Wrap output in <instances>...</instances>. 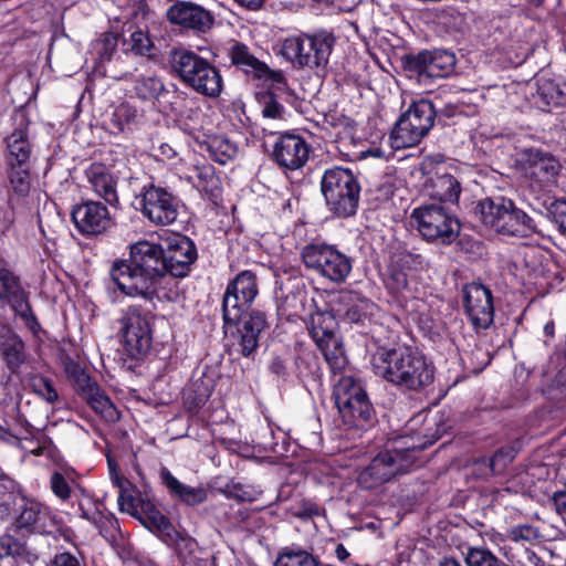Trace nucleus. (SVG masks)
Returning <instances> with one entry per match:
<instances>
[{
  "label": "nucleus",
  "instance_id": "obj_1",
  "mask_svg": "<svg viewBox=\"0 0 566 566\" xmlns=\"http://www.w3.org/2000/svg\"><path fill=\"white\" fill-rule=\"evenodd\" d=\"M111 276L117 289L128 296L149 301L170 297L167 285L172 280L167 276L164 247L160 244L146 240L132 244L129 263H114Z\"/></svg>",
  "mask_w": 566,
  "mask_h": 566
},
{
  "label": "nucleus",
  "instance_id": "obj_2",
  "mask_svg": "<svg viewBox=\"0 0 566 566\" xmlns=\"http://www.w3.org/2000/svg\"><path fill=\"white\" fill-rule=\"evenodd\" d=\"M434 439L421 434H403L392 441V446L379 452L358 474V484L373 490L389 482L397 474L406 473L416 464L421 450L432 444Z\"/></svg>",
  "mask_w": 566,
  "mask_h": 566
},
{
  "label": "nucleus",
  "instance_id": "obj_3",
  "mask_svg": "<svg viewBox=\"0 0 566 566\" xmlns=\"http://www.w3.org/2000/svg\"><path fill=\"white\" fill-rule=\"evenodd\" d=\"M371 366L377 376L407 390H421L434 379V366L410 348H379Z\"/></svg>",
  "mask_w": 566,
  "mask_h": 566
},
{
  "label": "nucleus",
  "instance_id": "obj_4",
  "mask_svg": "<svg viewBox=\"0 0 566 566\" xmlns=\"http://www.w3.org/2000/svg\"><path fill=\"white\" fill-rule=\"evenodd\" d=\"M170 64L182 83L198 94L218 97L223 81L220 71L208 60L187 49H175L170 53Z\"/></svg>",
  "mask_w": 566,
  "mask_h": 566
},
{
  "label": "nucleus",
  "instance_id": "obj_5",
  "mask_svg": "<svg viewBox=\"0 0 566 566\" xmlns=\"http://www.w3.org/2000/svg\"><path fill=\"white\" fill-rule=\"evenodd\" d=\"M481 221L503 235L525 238L535 232V223L511 199L485 198L479 203Z\"/></svg>",
  "mask_w": 566,
  "mask_h": 566
},
{
  "label": "nucleus",
  "instance_id": "obj_6",
  "mask_svg": "<svg viewBox=\"0 0 566 566\" xmlns=\"http://www.w3.org/2000/svg\"><path fill=\"white\" fill-rule=\"evenodd\" d=\"M322 193L329 210L337 217L355 214L360 186L352 170L343 167L327 169L321 180Z\"/></svg>",
  "mask_w": 566,
  "mask_h": 566
},
{
  "label": "nucleus",
  "instance_id": "obj_7",
  "mask_svg": "<svg viewBox=\"0 0 566 566\" xmlns=\"http://www.w3.org/2000/svg\"><path fill=\"white\" fill-rule=\"evenodd\" d=\"M433 105L428 101L413 103L401 115L389 136L394 149L413 147L428 134L434 120Z\"/></svg>",
  "mask_w": 566,
  "mask_h": 566
},
{
  "label": "nucleus",
  "instance_id": "obj_8",
  "mask_svg": "<svg viewBox=\"0 0 566 566\" xmlns=\"http://www.w3.org/2000/svg\"><path fill=\"white\" fill-rule=\"evenodd\" d=\"M411 226L427 241L450 244L460 232L458 219L436 205L421 206L411 213Z\"/></svg>",
  "mask_w": 566,
  "mask_h": 566
},
{
  "label": "nucleus",
  "instance_id": "obj_9",
  "mask_svg": "<svg viewBox=\"0 0 566 566\" xmlns=\"http://www.w3.org/2000/svg\"><path fill=\"white\" fill-rule=\"evenodd\" d=\"M302 260L306 268L333 283H343L352 272V260L333 245L311 243L303 248Z\"/></svg>",
  "mask_w": 566,
  "mask_h": 566
},
{
  "label": "nucleus",
  "instance_id": "obj_10",
  "mask_svg": "<svg viewBox=\"0 0 566 566\" xmlns=\"http://www.w3.org/2000/svg\"><path fill=\"white\" fill-rule=\"evenodd\" d=\"M259 293L256 276L251 271L240 272L231 281L223 295V319L226 324H237Z\"/></svg>",
  "mask_w": 566,
  "mask_h": 566
},
{
  "label": "nucleus",
  "instance_id": "obj_11",
  "mask_svg": "<svg viewBox=\"0 0 566 566\" xmlns=\"http://www.w3.org/2000/svg\"><path fill=\"white\" fill-rule=\"evenodd\" d=\"M120 331L124 347L133 358L145 355L151 344L149 313L139 307H128L120 317Z\"/></svg>",
  "mask_w": 566,
  "mask_h": 566
},
{
  "label": "nucleus",
  "instance_id": "obj_12",
  "mask_svg": "<svg viewBox=\"0 0 566 566\" xmlns=\"http://www.w3.org/2000/svg\"><path fill=\"white\" fill-rule=\"evenodd\" d=\"M138 203L143 216L156 226H167L177 219L178 200L161 187L145 188Z\"/></svg>",
  "mask_w": 566,
  "mask_h": 566
},
{
  "label": "nucleus",
  "instance_id": "obj_13",
  "mask_svg": "<svg viewBox=\"0 0 566 566\" xmlns=\"http://www.w3.org/2000/svg\"><path fill=\"white\" fill-rule=\"evenodd\" d=\"M164 261L167 275L174 277L186 276L192 263L197 260V250L193 242L179 233H171L164 239Z\"/></svg>",
  "mask_w": 566,
  "mask_h": 566
},
{
  "label": "nucleus",
  "instance_id": "obj_14",
  "mask_svg": "<svg viewBox=\"0 0 566 566\" xmlns=\"http://www.w3.org/2000/svg\"><path fill=\"white\" fill-rule=\"evenodd\" d=\"M465 313L474 328H488L494 318L491 291L480 284L470 283L463 290Z\"/></svg>",
  "mask_w": 566,
  "mask_h": 566
},
{
  "label": "nucleus",
  "instance_id": "obj_15",
  "mask_svg": "<svg viewBox=\"0 0 566 566\" xmlns=\"http://www.w3.org/2000/svg\"><path fill=\"white\" fill-rule=\"evenodd\" d=\"M168 21L187 31L205 33L214 23L212 13L192 1H177L167 10Z\"/></svg>",
  "mask_w": 566,
  "mask_h": 566
},
{
  "label": "nucleus",
  "instance_id": "obj_16",
  "mask_svg": "<svg viewBox=\"0 0 566 566\" xmlns=\"http://www.w3.org/2000/svg\"><path fill=\"white\" fill-rule=\"evenodd\" d=\"M521 169L525 177L533 180L539 188L555 182L560 170L559 163L549 154L538 149H526L521 154Z\"/></svg>",
  "mask_w": 566,
  "mask_h": 566
},
{
  "label": "nucleus",
  "instance_id": "obj_17",
  "mask_svg": "<svg viewBox=\"0 0 566 566\" xmlns=\"http://www.w3.org/2000/svg\"><path fill=\"white\" fill-rule=\"evenodd\" d=\"M72 219L76 229L86 235L99 234L112 223L107 207L97 201H85L75 206Z\"/></svg>",
  "mask_w": 566,
  "mask_h": 566
},
{
  "label": "nucleus",
  "instance_id": "obj_18",
  "mask_svg": "<svg viewBox=\"0 0 566 566\" xmlns=\"http://www.w3.org/2000/svg\"><path fill=\"white\" fill-rule=\"evenodd\" d=\"M0 300L8 301L14 312L20 315L28 325L32 327L36 324L34 315L31 313L27 294L21 289L18 279L7 268L4 260L0 258Z\"/></svg>",
  "mask_w": 566,
  "mask_h": 566
},
{
  "label": "nucleus",
  "instance_id": "obj_19",
  "mask_svg": "<svg viewBox=\"0 0 566 566\" xmlns=\"http://www.w3.org/2000/svg\"><path fill=\"white\" fill-rule=\"evenodd\" d=\"M310 157V146L300 136L284 135L275 143L273 158L277 165L285 169L297 170L302 168Z\"/></svg>",
  "mask_w": 566,
  "mask_h": 566
},
{
  "label": "nucleus",
  "instance_id": "obj_20",
  "mask_svg": "<svg viewBox=\"0 0 566 566\" xmlns=\"http://www.w3.org/2000/svg\"><path fill=\"white\" fill-rule=\"evenodd\" d=\"M17 127L7 138L9 166L24 167L30 165L32 145L29 138V123L24 112L14 114Z\"/></svg>",
  "mask_w": 566,
  "mask_h": 566
},
{
  "label": "nucleus",
  "instance_id": "obj_21",
  "mask_svg": "<svg viewBox=\"0 0 566 566\" xmlns=\"http://www.w3.org/2000/svg\"><path fill=\"white\" fill-rule=\"evenodd\" d=\"M532 90L531 101L541 111L549 112L555 107L566 106V82L538 75Z\"/></svg>",
  "mask_w": 566,
  "mask_h": 566
},
{
  "label": "nucleus",
  "instance_id": "obj_22",
  "mask_svg": "<svg viewBox=\"0 0 566 566\" xmlns=\"http://www.w3.org/2000/svg\"><path fill=\"white\" fill-rule=\"evenodd\" d=\"M455 57L444 50L423 51L413 59V66L421 75L429 77H444L454 67Z\"/></svg>",
  "mask_w": 566,
  "mask_h": 566
},
{
  "label": "nucleus",
  "instance_id": "obj_23",
  "mask_svg": "<svg viewBox=\"0 0 566 566\" xmlns=\"http://www.w3.org/2000/svg\"><path fill=\"white\" fill-rule=\"evenodd\" d=\"M17 526L33 533L51 534L55 526V517L48 507L38 502H27L17 518Z\"/></svg>",
  "mask_w": 566,
  "mask_h": 566
},
{
  "label": "nucleus",
  "instance_id": "obj_24",
  "mask_svg": "<svg viewBox=\"0 0 566 566\" xmlns=\"http://www.w3.org/2000/svg\"><path fill=\"white\" fill-rule=\"evenodd\" d=\"M344 318L349 323L364 324L377 313V305L358 292H346L340 296Z\"/></svg>",
  "mask_w": 566,
  "mask_h": 566
},
{
  "label": "nucleus",
  "instance_id": "obj_25",
  "mask_svg": "<svg viewBox=\"0 0 566 566\" xmlns=\"http://www.w3.org/2000/svg\"><path fill=\"white\" fill-rule=\"evenodd\" d=\"M337 409L344 423L349 427L365 428L373 419V407L368 396L349 401L344 392L340 395V405Z\"/></svg>",
  "mask_w": 566,
  "mask_h": 566
},
{
  "label": "nucleus",
  "instance_id": "obj_26",
  "mask_svg": "<svg viewBox=\"0 0 566 566\" xmlns=\"http://www.w3.org/2000/svg\"><path fill=\"white\" fill-rule=\"evenodd\" d=\"M461 191V182L450 174H437L424 184L428 197L446 203H457Z\"/></svg>",
  "mask_w": 566,
  "mask_h": 566
},
{
  "label": "nucleus",
  "instance_id": "obj_27",
  "mask_svg": "<svg viewBox=\"0 0 566 566\" xmlns=\"http://www.w3.org/2000/svg\"><path fill=\"white\" fill-rule=\"evenodd\" d=\"M266 325L263 313L253 312L244 317L238 328L239 346L243 356H249L258 347L259 336Z\"/></svg>",
  "mask_w": 566,
  "mask_h": 566
},
{
  "label": "nucleus",
  "instance_id": "obj_28",
  "mask_svg": "<svg viewBox=\"0 0 566 566\" xmlns=\"http://www.w3.org/2000/svg\"><path fill=\"white\" fill-rule=\"evenodd\" d=\"M307 36L310 45H306V57L311 59L307 69H324L335 44L334 35L327 31H319L313 34L307 33Z\"/></svg>",
  "mask_w": 566,
  "mask_h": 566
},
{
  "label": "nucleus",
  "instance_id": "obj_29",
  "mask_svg": "<svg viewBox=\"0 0 566 566\" xmlns=\"http://www.w3.org/2000/svg\"><path fill=\"white\" fill-rule=\"evenodd\" d=\"M385 285L402 307H408V303L416 298L417 289L413 286V281L409 280L402 270L390 268Z\"/></svg>",
  "mask_w": 566,
  "mask_h": 566
},
{
  "label": "nucleus",
  "instance_id": "obj_30",
  "mask_svg": "<svg viewBox=\"0 0 566 566\" xmlns=\"http://www.w3.org/2000/svg\"><path fill=\"white\" fill-rule=\"evenodd\" d=\"M160 478L169 492L188 505H197L206 501L207 492L203 488H192L181 483L171 472L164 468L160 471Z\"/></svg>",
  "mask_w": 566,
  "mask_h": 566
},
{
  "label": "nucleus",
  "instance_id": "obj_31",
  "mask_svg": "<svg viewBox=\"0 0 566 566\" xmlns=\"http://www.w3.org/2000/svg\"><path fill=\"white\" fill-rule=\"evenodd\" d=\"M229 56L232 64L247 74L261 78L270 72V67L256 59L243 43L235 42L229 51Z\"/></svg>",
  "mask_w": 566,
  "mask_h": 566
},
{
  "label": "nucleus",
  "instance_id": "obj_32",
  "mask_svg": "<svg viewBox=\"0 0 566 566\" xmlns=\"http://www.w3.org/2000/svg\"><path fill=\"white\" fill-rule=\"evenodd\" d=\"M306 45H310L307 33L291 35L282 41L280 54L294 67L307 69L311 59L306 57Z\"/></svg>",
  "mask_w": 566,
  "mask_h": 566
},
{
  "label": "nucleus",
  "instance_id": "obj_33",
  "mask_svg": "<svg viewBox=\"0 0 566 566\" xmlns=\"http://www.w3.org/2000/svg\"><path fill=\"white\" fill-rule=\"evenodd\" d=\"M84 398L91 408L108 422L119 419V412L111 398L95 384H91L83 391Z\"/></svg>",
  "mask_w": 566,
  "mask_h": 566
},
{
  "label": "nucleus",
  "instance_id": "obj_34",
  "mask_svg": "<svg viewBox=\"0 0 566 566\" xmlns=\"http://www.w3.org/2000/svg\"><path fill=\"white\" fill-rule=\"evenodd\" d=\"M201 149L206 150L211 159L226 165L235 158L238 146L223 135L208 136L201 143Z\"/></svg>",
  "mask_w": 566,
  "mask_h": 566
},
{
  "label": "nucleus",
  "instance_id": "obj_35",
  "mask_svg": "<svg viewBox=\"0 0 566 566\" xmlns=\"http://www.w3.org/2000/svg\"><path fill=\"white\" fill-rule=\"evenodd\" d=\"M310 334L316 345L325 344V342L337 337V322L329 312H316L310 318Z\"/></svg>",
  "mask_w": 566,
  "mask_h": 566
},
{
  "label": "nucleus",
  "instance_id": "obj_36",
  "mask_svg": "<svg viewBox=\"0 0 566 566\" xmlns=\"http://www.w3.org/2000/svg\"><path fill=\"white\" fill-rule=\"evenodd\" d=\"M88 181L94 192L102 197L107 203L118 202L115 181L102 167H92L88 171Z\"/></svg>",
  "mask_w": 566,
  "mask_h": 566
},
{
  "label": "nucleus",
  "instance_id": "obj_37",
  "mask_svg": "<svg viewBox=\"0 0 566 566\" xmlns=\"http://www.w3.org/2000/svg\"><path fill=\"white\" fill-rule=\"evenodd\" d=\"M345 391V396L349 401L361 399L367 396L364 385L352 371L340 374L334 384V398L336 406L340 405V395Z\"/></svg>",
  "mask_w": 566,
  "mask_h": 566
},
{
  "label": "nucleus",
  "instance_id": "obj_38",
  "mask_svg": "<svg viewBox=\"0 0 566 566\" xmlns=\"http://www.w3.org/2000/svg\"><path fill=\"white\" fill-rule=\"evenodd\" d=\"M334 376L346 373L347 358L340 338L334 337L325 344L317 345Z\"/></svg>",
  "mask_w": 566,
  "mask_h": 566
},
{
  "label": "nucleus",
  "instance_id": "obj_39",
  "mask_svg": "<svg viewBox=\"0 0 566 566\" xmlns=\"http://www.w3.org/2000/svg\"><path fill=\"white\" fill-rule=\"evenodd\" d=\"M137 119V109L127 102L113 108L109 116V130L113 134L125 133L132 129Z\"/></svg>",
  "mask_w": 566,
  "mask_h": 566
},
{
  "label": "nucleus",
  "instance_id": "obj_40",
  "mask_svg": "<svg viewBox=\"0 0 566 566\" xmlns=\"http://www.w3.org/2000/svg\"><path fill=\"white\" fill-rule=\"evenodd\" d=\"M192 182L196 189L209 199L220 195V180L211 166L197 167Z\"/></svg>",
  "mask_w": 566,
  "mask_h": 566
},
{
  "label": "nucleus",
  "instance_id": "obj_41",
  "mask_svg": "<svg viewBox=\"0 0 566 566\" xmlns=\"http://www.w3.org/2000/svg\"><path fill=\"white\" fill-rule=\"evenodd\" d=\"M125 31L129 33L128 39H125L127 51L142 56L150 54L153 42L146 24H140L136 28L129 24Z\"/></svg>",
  "mask_w": 566,
  "mask_h": 566
},
{
  "label": "nucleus",
  "instance_id": "obj_42",
  "mask_svg": "<svg viewBox=\"0 0 566 566\" xmlns=\"http://www.w3.org/2000/svg\"><path fill=\"white\" fill-rule=\"evenodd\" d=\"M134 91L144 101L157 99L165 91L164 83L155 75H138L135 78Z\"/></svg>",
  "mask_w": 566,
  "mask_h": 566
},
{
  "label": "nucleus",
  "instance_id": "obj_43",
  "mask_svg": "<svg viewBox=\"0 0 566 566\" xmlns=\"http://www.w3.org/2000/svg\"><path fill=\"white\" fill-rule=\"evenodd\" d=\"M275 566H317V560L308 552L296 546H290L280 553Z\"/></svg>",
  "mask_w": 566,
  "mask_h": 566
},
{
  "label": "nucleus",
  "instance_id": "obj_44",
  "mask_svg": "<svg viewBox=\"0 0 566 566\" xmlns=\"http://www.w3.org/2000/svg\"><path fill=\"white\" fill-rule=\"evenodd\" d=\"M2 354L9 367L15 369L24 360V344L15 335L9 336L6 343L2 344Z\"/></svg>",
  "mask_w": 566,
  "mask_h": 566
},
{
  "label": "nucleus",
  "instance_id": "obj_45",
  "mask_svg": "<svg viewBox=\"0 0 566 566\" xmlns=\"http://www.w3.org/2000/svg\"><path fill=\"white\" fill-rule=\"evenodd\" d=\"M468 566H502V562L489 549L483 547H469L465 553Z\"/></svg>",
  "mask_w": 566,
  "mask_h": 566
},
{
  "label": "nucleus",
  "instance_id": "obj_46",
  "mask_svg": "<svg viewBox=\"0 0 566 566\" xmlns=\"http://www.w3.org/2000/svg\"><path fill=\"white\" fill-rule=\"evenodd\" d=\"M30 165L24 167L10 166L9 179L12 189L21 196L30 190Z\"/></svg>",
  "mask_w": 566,
  "mask_h": 566
},
{
  "label": "nucleus",
  "instance_id": "obj_47",
  "mask_svg": "<svg viewBox=\"0 0 566 566\" xmlns=\"http://www.w3.org/2000/svg\"><path fill=\"white\" fill-rule=\"evenodd\" d=\"M117 39L111 33L103 34L92 44V53L98 55L101 62L108 61L115 52Z\"/></svg>",
  "mask_w": 566,
  "mask_h": 566
},
{
  "label": "nucleus",
  "instance_id": "obj_48",
  "mask_svg": "<svg viewBox=\"0 0 566 566\" xmlns=\"http://www.w3.org/2000/svg\"><path fill=\"white\" fill-rule=\"evenodd\" d=\"M32 390L43 400L52 403L57 400V392L53 384L44 377H33L31 380Z\"/></svg>",
  "mask_w": 566,
  "mask_h": 566
},
{
  "label": "nucleus",
  "instance_id": "obj_49",
  "mask_svg": "<svg viewBox=\"0 0 566 566\" xmlns=\"http://www.w3.org/2000/svg\"><path fill=\"white\" fill-rule=\"evenodd\" d=\"M507 536L514 542H532L539 537V532L531 524H518L510 528Z\"/></svg>",
  "mask_w": 566,
  "mask_h": 566
},
{
  "label": "nucleus",
  "instance_id": "obj_50",
  "mask_svg": "<svg viewBox=\"0 0 566 566\" xmlns=\"http://www.w3.org/2000/svg\"><path fill=\"white\" fill-rule=\"evenodd\" d=\"M24 551V544L12 535L4 534L0 537V558L21 556Z\"/></svg>",
  "mask_w": 566,
  "mask_h": 566
},
{
  "label": "nucleus",
  "instance_id": "obj_51",
  "mask_svg": "<svg viewBox=\"0 0 566 566\" xmlns=\"http://www.w3.org/2000/svg\"><path fill=\"white\" fill-rule=\"evenodd\" d=\"M175 545L177 554L185 559L195 555L198 549L196 539L181 533H176Z\"/></svg>",
  "mask_w": 566,
  "mask_h": 566
},
{
  "label": "nucleus",
  "instance_id": "obj_52",
  "mask_svg": "<svg viewBox=\"0 0 566 566\" xmlns=\"http://www.w3.org/2000/svg\"><path fill=\"white\" fill-rule=\"evenodd\" d=\"M51 490L54 493L56 497H59L62 501H66L71 497L72 490L67 482V480L64 478L63 474L60 472H53L50 479Z\"/></svg>",
  "mask_w": 566,
  "mask_h": 566
},
{
  "label": "nucleus",
  "instance_id": "obj_53",
  "mask_svg": "<svg viewBox=\"0 0 566 566\" xmlns=\"http://www.w3.org/2000/svg\"><path fill=\"white\" fill-rule=\"evenodd\" d=\"M50 566H84V564L76 555L70 552H62L55 554Z\"/></svg>",
  "mask_w": 566,
  "mask_h": 566
},
{
  "label": "nucleus",
  "instance_id": "obj_54",
  "mask_svg": "<svg viewBox=\"0 0 566 566\" xmlns=\"http://www.w3.org/2000/svg\"><path fill=\"white\" fill-rule=\"evenodd\" d=\"M285 109L284 107L274 101L272 97L265 102L262 114L265 118L270 119H283Z\"/></svg>",
  "mask_w": 566,
  "mask_h": 566
},
{
  "label": "nucleus",
  "instance_id": "obj_55",
  "mask_svg": "<svg viewBox=\"0 0 566 566\" xmlns=\"http://www.w3.org/2000/svg\"><path fill=\"white\" fill-rule=\"evenodd\" d=\"M119 488L118 506L122 512L134 514L136 511L135 499L123 486V483L117 485Z\"/></svg>",
  "mask_w": 566,
  "mask_h": 566
},
{
  "label": "nucleus",
  "instance_id": "obj_56",
  "mask_svg": "<svg viewBox=\"0 0 566 566\" xmlns=\"http://www.w3.org/2000/svg\"><path fill=\"white\" fill-rule=\"evenodd\" d=\"M551 501L555 512L563 518L566 524V489L554 492Z\"/></svg>",
  "mask_w": 566,
  "mask_h": 566
},
{
  "label": "nucleus",
  "instance_id": "obj_57",
  "mask_svg": "<svg viewBox=\"0 0 566 566\" xmlns=\"http://www.w3.org/2000/svg\"><path fill=\"white\" fill-rule=\"evenodd\" d=\"M512 461V457L509 452L497 451L491 459L490 467L494 473H499L503 468Z\"/></svg>",
  "mask_w": 566,
  "mask_h": 566
},
{
  "label": "nucleus",
  "instance_id": "obj_58",
  "mask_svg": "<svg viewBox=\"0 0 566 566\" xmlns=\"http://www.w3.org/2000/svg\"><path fill=\"white\" fill-rule=\"evenodd\" d=\"M231 493L234 497H237L240 501L252 502L255 499L251 490H245L241 485H234Z\"/></svg>",
  "mask_w": 566,
  "mask_h": 566
},
{
  "label": "nucleus",
  "instance_id": "obj_59",
  "mask_svg": "<svg viewBox=\"0 0 566 566\" xmlns=\"http://www.w3.org/2000/svg\"><path fill=\"white\" fill-rule=\"evenodd\" d=\"M555 217L562 233L566 237V202L559 203L556 207Z\"/></svg>",
  "mask_w": 566,
  "mask_h": 566
},
{
  "label": "nucleus",
  "instance_id": "obj_60",
  "mask_svg": "<svg viewBox=\"0 0 566 566\" xmlns=\"http://www.w3.org/2000/svg\"><path fill=\"white\" fill-rule=\"evenodd\" d=\"M150 518L156 528L160 531H166L169 527L168 520L159 512H154Z\"/></svg>",
  "mask_w": 566,
  "mask_h": 566
},
{
  "label": "nucleus",
  "instance_id": "obj_61",
  "mask_svg": "<svg viewBox=\"0 0 566 566\" xmlns=\"http://www.w3.org/2000/svg\"><path fill=\"white\" fill-rule=\"evenodd\" d=\"M265 0H234L237 4L249 10L260 9Z\"/></svg>",
  "mask_w": 566,
  "mask_h": 566
},
{
  "label": "nucleus",
  "instance_id": "obj_62",
  "mask_svg": "<svg viewBox=\"0 0 566 566\" xmlns=\"http://www.w3.org/2000/svg\"><path fill=\"white\" fill-rule=\"evenodd\" d=\"M262 78H269L277 84H284V82H285V77L282 74V72L272 71L271 69H270V72Z\"/></svg>",
  "mask_w": 566,
  "mask_h": 566
},
{
  "label": "nucleus",
  "instance_id": "obj_63",
  "mask_svg": "<svg viewBox=\"0 0 566 566\" xmlns=\"http://www.w3.org/2000/svg\"><path fill=\"white\" fill-rule=\"evenodd\" d=\"M159 154L161 155L163 159L164 158H171L175 156V150L168 145V144H161L159 146Z\"/></svg>",
  "mask_w": 566,
  "mask_h": 566
},
{
  "label": "nucleus",
  "instance_id": "obj_64",
  "mask_svg": "<svg viewBox=\"0 0 566 566\" xmlns=\"http://www.w3.org/2000/svg\"><path fill=\"white\" fill-rule=\"evenodd\" d=\"M438 566H461V564L454 558L444 557L439 562Z\"/></svg>",
  "mask_w": 566,
  "mask_h": 566
}]
</instances>
